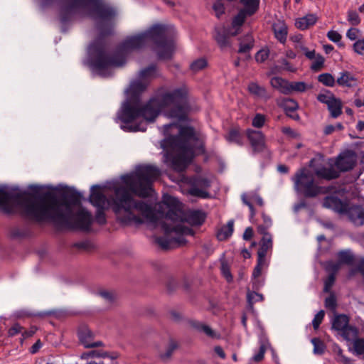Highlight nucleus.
<instances>
[{"label": "nucleus", "instance_id": "nucleus-1", "mask_svg": "<svg viewBox=\"0 0 364 364\" xmlns=\"http://www.w3.org/2000/svg\"><path fill=\"white\" fill-rule=\"evenodd\" d=\"M164 203L172 207L161 218H158L151 205L142 200H134L125 187L115 190L112 208L117 219L124 224L150 223L160 225L166 238H159L158 243L163 248H168L173 243L185 242L183 235H193L192 229L185 226L182 213L178 208V201L173 197L164 198Z\"/></svg>", "mask_w": 364, "mask_h": 364}, {"label": "nucleus", "instance_id": "nucleus-2", "mask_svg": "<svg viewBox=\"0 0 364 364\" xmlns=\"http://www.w3.org/2000/svg\"><path fill=\"white\" fill-rule=\"evenodd\" d=\"M190 107L185 87L159 90L156 96L144 107L139 103L124 102L117 113L121 128L129 132H144L147 122H153L159 112L170 118L186 119Z\"/></svg>", "mask_w": 364, "mask_h": 364}, {"label": "nucleus", "instance_id": "nucleus-3", "mask_svg": "<svg viewBox=\"0 0 364 364\" xmlns=\"http://www.w3.org/2000/svg\"><path fill=\"white\" fill-rule=\"evenodd\" d=\"M80 201L81 196L77 192L65 193L61 198L51 193L11 197L0 190V205L6 206L14 202L26 217L36 221L68 222L73 218V208H81Z\"/></svg>", "mask_w": 364, "mask_h": 364}, {"label": "nucleus", "instance_id": "nucleus-4", "mask_svg": "<svg viewBox=\"0 0 364 364\" xmlns=\"http://www.w3.org/2000/svg\"><path fill=\"white\" fill-rule=\"evenodd\" d=\"M200 142L193 128L190 127H181L177 136H171L165 139L162 146L169 145L173 154H167V159L171 162L173 169L183 171L191 162L194 157L196 146Z\"/></svg>", "mask_w": 364, "mask_h": 364}, {"label": "nucleus", "instance_id": "nucleus-5", "mask_svg": "<svg viewBox=\"0 0 364 364\" xmlns=\"http://www.w3.org/2000/svg\"><path fill=\"white\" fill-rule=\"evenodd\" d=\"M166 30L165 26L155 25L144 33L127 38L121 46L120 51L127 53L143 47L149 41H153L157 46L159 58L169 59L174 50V43L165 38Z\"/></svg>", "mask_w": 364, "mask_h": 364}, {"label": "nucleus", "instance_id": "nucleus-6", "mask_svg": "<svg viewBox=\"0 0 364 364\" xmlns=\"http://www.w3.org/2000/svg\"><path fill=\"white\" fill-rule=\"evenodd\" d=\"M160 171L156 166L151 165H141L136 168L135 171L122 177L126 188L133 193L140 197H147L151 195L152 183L158 178Z\"/></svg>", "mask_w": 364, "mask_h": 364}, {"label": "nucleus", "instance_id": "nucleus-7", "mask_svg": "<svg viewBox=\"0 0 364 364\" xmlns=\"http://www.w3.org/2000/svg\"><path fill=\"white\" fill-rule=\"evenodd\" d=\"M70 9H91L100 31V38L111 33L112 19L115 11L102 0H68Z\"/></svg>", "mask_w": 364, "mask_h": 364}, {"label": "nucleus", "instance_id": "nucleus-8", "mask_svg": "<svg viewBox=\"0 0 364 364\" xmlns=\"http://www.w3.org/2000/svg\"><path fill=\"white\" fill-rule=\"evenodd\" d=\"M244 6L238 14L233 18L230 28L220 27L215 29V38L219 46L223 48L230 46V36H237L245 22L247 15L253 14L258 9L259 0H241Z\"/></svg>", "mask_w": 364, "mask_h": 364}, {"label": "nucleus", "instance_id": "nucleus-9", "mask_svg": "<svg viewBox=\"0 0 364 364\" xmlns=\"http://www.w3.org/2000/svg\"><path fill=\"white\" fill-rule=\"evenodd\" d=\"M89 52L94 58L92 67L100 75H104V71L110 67L121 66L124 63V58H120L119 60L109 58L104 46L100 45L98 41L90 46Z\"/></svg>", "mask_w": 364, "mask_h": 364}, {"label": "nucleus", "instance_id": "nucleus-10", "mask_svg": "<svg viewBox=\"0 0 364 364\" xmlns=\"http://www.w3.org/2000/svg\"><path fill=\"white\" fill-rule=\"evenodd\" d=\"M292 180L296 191L301 192L307 198L316 197L323 192V188L315 183L314 175L306 168L299 170Z\"/></svg>", "mask_w": 364, "mask_h": 364}, {"label": "nucleus", "instance_id": "nucleus-11", "mask_svg": "<svg viewBox=\"0 0 364 364\" xmlns=\"http://www.w3.org/2000/svg\"><path fill=\"white\" fill-rule=\"evenodd\" d=\"M158 75L156 67L151 65L139 73V78L132 82L128 92L136 95L143 92L148 86L149 82Z\"/></svg>", "mask_w": 364, "mask_h": 364}, {"label": "nucleus", "instance_id": "nucleus-12", "mask_svg": "<svg viewBox=\"0 0 364 364\" xmlns=\"http://www.w3.org/2000/svg\"><path fill=\"white\" fill-rule=\"evenodd\" d=\"M358 159L355 151L347 150L341 153L333 162L340 172L350 171L354 168Z\"/></svg>", "mask_w": 364, "mask_h": 364}, {"label": "nucleus", "instance_id": "nucleus-13", "mask_svg": "<svg viewBox=\"0 0 364 364\" xmlns=\"http://www.w3.org/2000/svg\"><path fill=\"white\" fill-rule=\"evenodd\" d=\"M257 231L259 234L263 235V237L260 242V247L257 251V259L262 260H268V257H270L273 242L272 237L262 225L257 227Z\"/></svg>", "mask_w": 364, "mask_h": 364}, {"label": "nucleus", "instance_id": "nucleus-14", "mask_svg": "<svg viewBox=\"0 0 364 364\" xmlns=\"http://www.w3.org/2000/svg\"><path fill=\"white\" fill-rule=\"evenodd\" d=\"M246 135L254 152H262L266 149L265 136L261 131L248 129L246 131Z\"/></svg>", "mask_w": 364, "mask_h": 364}, {"label": "nucleus", "instance_id": "nucleus-15", "mask_svg": "<svg viewBox=\"0 0 364 364\" xmlns=\"http://www.w3.org/2000/svg\"><path fill=\"white\" fill-rule=\"evenodd\" d=\"M192 187L188 191V193L193 196L206 198L208 193L206 189L210 187V182L208 179L203 177H196L192 179Z\"/></svg>", "mask_w": 364, "mask_h": 364}, {"label": "nucleus", "instance_id": "nucleus-16", "mask_svg": "<svg viewBox=\"0 0 364 364\" xmlns=\"http://www.w3.org/2000/svg\"><path fill=\"white\" fill-rule=\"evenodd\" d=\"M90 203L100 209H105L109 205V202L106 196L102 193L98 186H93L90 196Z\"/></svg>", "mask_w": 364, "mask_h": 364}, {"label": "nucleus", "instance_id": "nucleus-17", "mask_svg": "<svg viewBox=\"0 0 364 364\" xmlns=\"http://www.w3.org/2000/svg\"><path fill=\"white\" fill-rule=\"evenodd\" d=\"M328 167H321L315 170V174L321 178L331 180L337 178L339 176V171L333 167L334 164L333 159L328 161Z\"/></svg>", "mask_w": 364, "mask_h": 364}, {"label": "nucleus", "instance_id": "nucleus-18", "mask_svg": "<svg viewBox=\"0 0 364 364\" xmlns=\"http://www.w3.org/2000/svg\"><path fill=\"white\" fill-rule=\"evenodd\" d=\"M74 220L77 228L87 230L92 222V215L85 209L79 208L74 216Z\"/></svg>", "mask_w": 364, "mask_h": 364}, {"label": "nucleus", "instance_id": "nucleus-19", "mask_svg": "<svg viewBox=\"0 0 364 364\" xmlns=\"http://www.w3.org/2000/svg\"><path fill=\"white\" fill-rule=\"evenodd\" d=\"M346 212L349 220L355 225L360 226L364 224V209L361 206H351Z\"/></svg>", "mask_w": 364, "mask_h": 364}, {"label": "nucleus", "instance_id": "nucleus-20", "mask_svg": "<svg viewBox=\"0 0 364 364\" xmlns=\"http://www.w3.org/2000/svg\"><path fill=\"white\" fill-rule=\"evenodd\" d=\"M272 29L275 38L284 44L287 41L288 34V27L285 22L282 20H277L272 25Z\"/></svg>", "mask_w": 364, "mask_h": 364}, {"label": "nucleus", "instance_id": "nucleus-21", "mask_svg": "<svg viewBox=\"0 0 364 364\" xmlns=\"http://www.w3.org/2000/svg\"><path fill=\"white\" fill-rule=\"evenodd\" d=\"M282 106L290 117L296 120L299 119V115L294 112L299 107L295 100L289 98L284 99L282 102Z\"/></svg>", "mask_w": 364, "mask_h": 364}, {"label": "nucleus", "instance_id": "nucleus-22", "mask_svg": "<svg viewBox=\"0 0 364 364\" xmlns=\"http://www.w3.org/2000/svg\"><path fill=\"white\" fill-rule=\"evenodd\" d=\"M317 21V17L314 14H309L299 18L295 21V26L300 30H306L314 25Z\"/></svg>", "mask_w": 364, "mask_h": 364}, {"label": "nucleus", "instance_id": "nucleus-23", "mask_svg": "<svg viewBox=\"0 0 364 364\" xmlns=\"http://www.w3.org/2000/svg\"><path fill=\"white\" fill-rule=\"evenodd\" d=\"M323 207L331 208L338 212L344 211L341 200L336 196H327L323 201Z\"/></svg>", "mask_w": 364, "mask_h": 364}, {"label": "nucleus", "instance_id": "nucleus-24", "mask_svg": "<svg viewBox=\"0 0 364 364\" xmlns=\"http://www.w3.org/2000/svg\"><path fill=\"white\" fill-rule=\"evenodd\" d=\"M270 84L272 87L283 94L289 93V82L280 77H272L270 80Z\"/></svg>", "mask_w": 364, "mask_h": 364}, {"label": "nucleus", "instance_id": "nucleus-25", "mask_svg": "<svg viewBox=\"0 0 364 364\" xmlns=\"http://www.w3.org/2000/svg\"><path fill=\"white\" fill-rule=\"evenodd\" d=\"M349 319L343 314L336 316L332 322V328L340 333L348 326Z\"/></svg>", "mask_w": 364, "mask_h": 364}, {"label": "nucleus", "instance_id": "nucleus-26", "mask_svg": "<svg viewBox=\"0 0 364 364\" xmlns=\"http://www.w3.org/2000/svg\"><path fill=\"white\" fill-rule=\"evenodd\" d=\"M331 116L333 118H337L342 114V102L338 98H333L331 102L327 105Z\"/></svg>", "mask_w": 364, "mask_h": 364}, {"label": "nucleus", "instance_id": "nucleus-27", "mask_svg": "<svg viewBox=\"0 0 364 364\" xmlns=\"http://www.w3.org/2000/svg\"><path fill=\"white\" fill-rule=\"evenodd\" d=\"M185 220L191 225H200L205 220V215L200 211L190 213L185 218Z\"/></svg>", "mask_w": 364, "mask_h": 364}, {"label": "nucleus", "instance_id": "nucleus-28", "mask_svg": "<svg viewBox=\"0 0 364 364\" xmlns=\"http://www.w3.org/2000/svg\"><path fill=\"white\" fill-rule=\"evenodd\" d=\"M225 137L229 143H234L238 146L243 145V136L237 129H230Z\"/></svg>", "mask_w": 364, "mask_h": 364}, {"label": "nucleus", "instance_id": "nucleus-29", "mask_svg": "<svg viewBox=\"0 0 364 364\" xmlns=\"http://www.w3.org/2000/svg\"><path fill=\"white\" fill-rule=\"evenodd\" d=\"M248 90L251 94L260 98L269 99L270 97L268 95L265 88L259 86L256 82L250 83L248 85Z\"/></svg>", "mask_w": 364, "mask_h": 364}, {"label": "nucleus", "instance_id": "nucleus-30", "mask_svg": "<svg viewBox=\"0 0 364 364\" xmlns=\"http://www.w3.org/2000/svg\"><path fill=\"white\" fill-rule=\"evenodd\" d=\"M355 79L348 72L341 73V76L337 79V83L343 87H353L355 85Z\"/></svg>", "mask_w": 364, "mask_h": 364}, {"label": "nucleus", "instance_id": "nucleus-31", "mask_svg": "<svg viewBox=\"0 0 364 364\" xmlns=\"http://www.w3.org/2000/svg\"><path fill=\"white\" fill-rule=\"evenodd\" d=\"M233 225V221L230 220L225 226L223 227L217 234L218 240H225L228 238L232 234Z\"/></svg>", "mask_w": 364, "mask_h": 364}, {"label": "nucleus", "instance_id": "nucleus-32", "mask_svg": "<svg viewBox=\"0 0 364 364\" xmlns=\"http://www.w3.org/2000/svg\"><path fill=\"white\" fill-rule=\"evenodd\" d=\"M358 329L355 327L348 326L340 334L347 341L353 342L358 338Z\"/></svg>", "mask_w": 364, "mask_h": 364}, {"label": "nucleus", "instance_id": "nucleus-33", "mask_svg": "<svg viewBox=\"0 0 364 364\" xmlns=\"http://www.w3.org/2000/svg\"><path fill=\"white\" fill-rule=\"evenodd\" d=\"M254 46V39L251 35L245 37L243 41L240 43L239 53H246L250 50Z\"/></svg>", "mask_w": 364, "mask_h": 364}, {"label": "nucleus", "instance_id": "nucleus-34", "mask_svg": "<svg viewBox=\"0 0 364 364\" xmlns=\"http://www.w3.org/2000/svg\"><path fill=\"white\" fill-rule=\"evenodd\" d=\"M338 262L342 264H353L354 256L350 251H341L338 254Z\"/></svg>", "mask_w": 364, "mask_h": 364}, {"label": "nucleus", "instance_id": "nucleus-35", "mask_svg": "<svg viewBox=\"0 0 364 364\" xmlns=\"http://www.w3.org/2000/svg\"><path fill=\"white\" fill-rule=\"evenodd\" d=\"M269 266V260H262L257 259V265L255 266L253 272V279L258 278L261 274L263 269H267Z\"/></svg>", "mask_w": 364, "mask_h": 364}, {"label": "nucleus", "instance_id": "nucleus-36", "mask_svg": "<svg viewBox=\"0 0 364 364\" xmlns=\"http://www.w3.org/2000/svg\"><path fill=\"white\" fill-rule=\"evenodd\" d=\"M269 266V260H262L257 259V265L255 266L253 272V279L258 278L261 274L263 269H267Z\"/></svg>", "mask_w": 364, "mask_h": 364}, {"label": "nucleus", "instance_id": "nucleus-37", "mask_svg": "<svg viewBox=\"0 0 364 364\" xmlns=\"http://www.w3.org/2000/svg\"><path fill=\"white\" fill-rule=\"evenodd\" d=\"M195 328H197L198 331L203 332L206 336L215 338H218V334L208 326L201 323H196L194 325Z\"/></svg>", "mask_w": 364, "mask_h": 364}, {"label": "nucleus", "instance_id": "nucleus-38", "mask_svg": "<svg viewBox=\"0 0 364 364\" xmlns=\"http://www.w3.org/2000/svg\"><path fill=\"white\" fill-rule=\"evenodd\" d=\"M318 80L323 85L328 87H333L335 85V79L331 74L322 73L318 75Z\"/></svg>", "mask_w": 364, "mask_h": 364}, {"label": "nucleus", "instance_id": "nucleus-39", "mask_svg": "<svg viewBox=\"0 0 364 364\" xmlns=\"http://www.w3.org/2000/svg\"><path fill=\"white\" fill-rule=\"evenodd\" d=\"M353 343V353L358 355L364 354V340L362 338H357Z\"/></svg>", "mask_w": 364, "mask_h": 364}, {"label": "nucleus", "instance_id": "nucleus-40", "mask_svg": "<svg viewBox=\"0 0 364 364\" xmlns=\"http://www.w3.org/2000/svg\"><path fill=\"white\" fill-rule=\"evenodd\" d=\"M311 343L314 346V353L315 354H322L325 350L324 343L317 338H314L311 339Z\"/></svg>", "mask_w": 364, "mask_h": 364}, {"label": "nucleus", "instance_id": "nucleus-41", "mask_svg": "<svg viewBox=\"0 0 364 364\" xmlns=\"http://www.w3.org/2000/svg\"><path fill=\"white\" fill-rule=\"evenodd\" d=\"M247 299L250 306H252L255 303L262 301L264 298L260 294L255 291H249L247 295Z\"/></svg>", "mask_w": 364, "mask_h": 364}, {"label": "nucleus", "instance_id": "nucleus-42", "mask_svg": "<svg viewBox=\"0 0 364 364\" xmlns=\"http://www.w3.org/2000/svg\"><path fill=\"white\" fill-rule=\"evenodd\" d=\"M307 85L304 82H289V93L292 91L304 92L307 89Z\"/></svg>", "mask_w": 364, "mask_h": 364}, {"label": "nucleus", "instance_id": "nucleus-43", "mask_svg": "<svg viewBox=\"0 0 364 364\" xmlns=\"http://www.w3.org/2000/svg\"><path fill=\"white\" fill-rule=\"evenodd\" d=\"M207 66V62L204 58H200L193 61L191 64V69L194 72H198Z\"/></svg>", "mask_w": 364, "mask_h": 364}, {"label": "nucleus", "instance_id": "nucleus-44", "mask_svg": "<svg viewBox=\"0 0 364 364\" xmlns=\"http://www.w3.org/2000/svg\"><path fill=\"white\" fill-rule=\"evenodd\" d=\"M341 264L339 262H328L326 269L329 274H333L336 276L337 272L341 269Z\"/></svg>", "mask_w": 364, "mask_h": 364}, {"label": "nucleus", "instance_id": "nucleus-45", "mask_svg": "<svg viewBox=\"0 0 364 364\" xmlns=\"http://www.w3.org/2000/svg\"><path fill=\"white\" fill-rule=\"evenodd\" d=\"M347 20L352 26H358L360 23L358 14L355 11H348Z\"/></svg>", "mask_w": 364, "mask_h": 364}, {"label": "nucleus", "instance_id": "nucleus-46", "mask_svg": "<svg viewBox=\"0 0 364 364\" xmlns=\"http://www.w3.org/2000/svg\"><path fill=\"white\" fill-rule=\"evenodd\" d=\"M265 121V116L258 113L253 118L252 125L256 128H261L264 126Z\"/></svg>", "mask_w": 364, "mask_h": 364}, {"label": "nucleus", "instance_id": "nucleus-47", "mask_svg": "<svg viewBox=\"0 0 364 364\" xmlns=\"http://www.w3.org/2000/svg\"><path fill=\"white\" fill-rule=\"evenodd\" d=\"M355 53L360 55H364V38L357 40L353 45Z\"/></svg>", "mask_w": 364, "mask_h": 364}, {"label": "nucleus", "instance_id": "nucleus-48", "mask_svg": "<svg viewBox=\"0 0 364 364\" xmlns=\"http://www.w3.org/2000/svg\"><path fill=\"white\" fill-rule=\"evenodd\" d=\"M324 311L321 310L319 311L314 316L313 321H312V325L315 330L318 329L320 324L321 323L323 318H324Z\"/></svg>", "mask_w": 364, "mask_h": 364}, {"label": "nucleus", "instance_id": "nucleus-49", "mask_svg": "<svg viewBox=\"0 0 364 364\" xmlns=\"http://www.w3.org/2000/svg\"><path fill=\"white\" fill-rule=\"evenodd\" d=\"M269 51L268 49H261L255 55V60L258 63H262L269 57Z\"/></svg>", "mask_w": 364, "mask_h": 364}, {"label": "nucleus", "instance_id": "nucleus-50", "mask_svg": "<svg viewBox=\"0 0 364 364\" xmlns=\"http://www.w3.org/2000/svg\"><path fill=\"white\" fill-rule=\"evenodd\" d=\"M314 59L315 60H314V63H312L311 68L312 70L317 71V70H319L322 68V66L324 63V58L321 55H317Z\"/></svg>", "mask_w": 364, "mask_h": 364}, {"label": "nucleus", "instance_id": "nucleus-51", "mask_svg": "<svg viewBox=\"0 0 364 364\" xmlns=\"http://www.w3.org/2000/svg\"><path fill=\"white\" fill-rule=\"evenodd\" d=\"M336 299L334 295L331 294L325 300V306L331 310H335L336 308Z\"/></svg>", "mask_w": 364, "mask_h": 364}, {"label": "nucleus", "instance_id": "nucleus-52", "mask_svg": "<svg viewBox=\"0 0 364 364\" xmlns=\"http://www.w3.org/2000/svg\"><path fill=\"white\" fill-rule=\"evenodd\" d=\"M333 98H335V97L331 93L319 94L317 97V100L319 102L324 103L326 105H328Z\"/></svg>", "mask_w": 364, "mask_h": 364}, {"label": "nucleus", "instance_id": "nucleus-53", "mask_svg": "<svg viewBox=\"0 0 364 364\" xmlns=\"http://www.w3.org/2000/svg\"><path fill=\"white\" fill-rule=\"evenodd\" d=\"M327 37L334 43L340 42L342 38L341 35L338 31L333 30H331L327 33Z\"/></svg>", "mask_w": 364, "mask_h": 364}, {"label": "nucleus", "instance_id": "nucleus-54", "mask_svg": "<svg viewBox=\"0 0 364 364\" xmlns=\"http://www.w3.org/2000/svg\"><path fill=\"white\" fill-rule=\"evenodd\" d=\"M221 272L225 277L228 282H230L232 279V276L230 273L229 266L228 264L223 262L221 264Z\"/></svg>", "mask_w": 364, "mask_h": 364}, {"label": "nucleus", "instance_id": "nucleus-55", "mask_svg": "<svg viewBox=\"0 0 364 364\" xmlns=\"http://www.w3.org/2000/svg\"><path fill=\"white\" fill-rule=\"evenodd\" d=\"M360 35V30L356 28H350L347 31L346 37L350 41L356 40Z\"/></svg>", "mask_w": 364, "mask_h": 364}, {"label": "nucleus", "instance_id": "nucleus-56", "mask_svg": "<svg viewBox=\"0 0 364 364\" xmlns=\"http://www.w3.org/2000/svg\"><path fill=\"white\" fill-rule=\"evenodd\" d=\"M23 327H21L18 323H14L8 331V334L9 336H14L18 333H21L23 332Z\"/></svg>", "mask_w": 364, "mask_h": 364}, {"label": "nucleus", "instance_id": "nucleus-57", "mask_svg": "<svg viewBox=\"0 0 364 364\" xmlns=\"http://www.w3.org/2000/svg\"><path fill=\"white\" fill-rule=\"evenodd\" d=\"M336 276L333 274H329L328 278L325 281L324 291L328 292L334 284Z\"/></svg>", "mask_w": 364, "mask_h": 364}, {"label": "nucleus", "instance_id": "nucleus-58", "mask_svg": "<svg viewBox=\"0 0 364 364\" xmlns=\"http://www.w3.org/2000/svg\"><path fill=\"white\" fill-rule=\"evenodd\" d=\"M213 10L215 12L217 17L219 18L220 16L222 15L225 11V7L223 4L220 1H216L213 4Z\"/></svg>", "mask_w": 364, "mask_h": 364}, {"label": "nucleus", "instance_id": "nucleus-59", "mask_svg": "<svg viewBox=\"0 0 364 364\" xmlns=\"http://www.w3.org/2000/svg\"><path fill=\"white\" fill-rule=\"evenodd\" d=\"M265 351H266L265 347L263 345H262L259 347L258 353H256L253 356L252 360L254 361H255V362L261 361L264 358V355Z\"/></svg>", "mask_w": 364, "mask_h": 364}, {"label": "nucleus", "instance_id": "nucleus-60", "mask_svg": "<svg viewBox=\"0 0 364 364\" xmlns=\"http://www.w3.org/2000/svg\"><path fill=\"white\" fill-rule=\"evenodd\" d=\"M105 209L97 208L96 213V220L100 224H105L106 222L105 215L104 213Z\"/></svg>", "mask_w": 364, "mask_h": 364}, {"label": "nucleus", "instance_id": "nucleus-61", "mask_svg": "<svg viewBox=\"0 0 364 364\" xmlns=\"http://www.w3.org/2000/svg\"><path fill=\"white\" fill-rule=\"evenodd\" d=\"M80 339L81 342L85 345L86 348H94L101 346V342L90 343L87 341L86 338H84L82 334L80 335Z\"/></svg>", "mask_w": 364, "mask_h": 364}, {"label": "nucleus", "instance_id": "nucleus-62", "mask_svg": "<svg viewBox=\"0 0 364 364\" xmlns=\"http://www.w3.org/2000/svg\"><path fill=\"white\" fill-rule=\"evenodd\" d=\"M281 63L283 65V68L286 70L294 73L296 70V68L292 65L289 62H288L286 59H282Z\"/></svg>", "mask_w": 364, "mask_h": 364}, {"label": "nucleus", "instance_id": "nucleus-63", "mask_svg": "<svg viewBox=\"0 0 364 364\" xmlns=\"http://www.w3.org/2000/svg\"><path fill=\"white\" fill-rule=\"evenodd\" d=\"M282 132L287 135L291 136V137H297L298 136L297 132L289 127H283Z\"/></svg>", "mask_w": 364, "mask_h": 364}, {"label": "nucleus", "instance_id": "nucleus-64", "mask_svg": "<svg viewBox=\"0 0 364 364\" xmlns=\"http://www.w3.org/2000/svg\"><path fill=\"white\" fill-rule=\"evenodd\" d=\"M253 230L252 228H247L243 233V239L249 240L252 237Z\"/></svg>", "mask_w": 364, "mask_h": 364}]
</instances>
